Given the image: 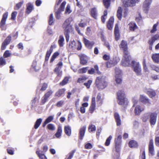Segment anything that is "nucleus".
<instances>
[{
  "label": "nucleus",
  "mask_w": 159,
  "mask_h": 159,
  "mask_svg": "<svg viewBox=\"0 0 159 159\" xmlns=\"http://www.w3.org/2000/svg\"><path fill=\"white\" fill-rule=\"evenodd\" d=\"M112 137L111 135H110L108 138L107 139L105 143V145L106 146H108L109 145L110 141Z\"/></svg>",
  "instance_id": "51"
},
{
  "label": "nucleus",
  "mask_w": 159,
  "mask_h": 159,
  "mask_svg": "<svg viewBox=\"0 0 159 159\" xmlns=\"http://www.w3.org/2000/svg\"><path fill=\"white\" fill-rule=\"evenodd\" d=\"M114 20V18L112 17H111L107 24V28L110 30H111L112 29Z\"/></svg>",
  "instance_id": "25"
},
{
  "label": "nucleus",
  "mask_w": 159,
  "mask_h": 159,
  "mask_svg": "<svg viewBox=\"0 0 159 159\" xmlns=\"http://www.w3.org/2000/svg\"><path fill=\"white\" fill-rule=\"evenodd\" d=\"M72 11L70 10V6L68 4L66 6L65 11V13L66 14H69Z\"/></svg>",
  "instance_id": "49"
},
{
  "label": "nucleus",
  "mask_w": 159,
  "mask_h": 159,
  "mask_svg": "<svg viewBox=\"0 0 159 159\" xmlns=\"http://www.w3.org/2000/svg\"><path fill=\"white\" fill-rule=\"evenodd\" d=\"M70 21L69 19H66L62 25V27L65 31V34L66 41L68 42L69 40V34L73 31V28L70 25Z\"/></svg>",
  "instance_id": "1"
},
{
  "label": "nucleus",
  "mask_w": 159,
  "mask_h": 159,
  "mask_svg": "<svg viewBox=\"0 0 159 159\" xmlns=\"http://www.w3.org/2000/svg\"><path fill=\"white\" fill-rule=\"evenodd\" d=\"M157 114L156 113H152L150 115V122L151 125H155L157 120Z\"/></svg>",
  "instance_id": "16"
},
{
  "label": "nucleus",
  "mask_w": 159,
  "mask_h": 159,
  "mask_svg": "<svg viewBox=\"0 0 159 159\" xmlns=\"http://www.w3.org/2000/svg\"><path fill=\"white\" fill-rule=\"evenodd\" d=\"M17 12L16 11H14L12 12L11 15V19L12 20H15L16 19Z\"/></svg>",
  "instance_id": "60"
},
{
  "label": "nucleus",
  "mask_w": 159,
  "mask_h": 159,
  "mask_svg": "<svg viewBox=\"0 0 159 159\" xmlns=\"http://www.w3.org/2000/svg\"><path fill=\"white\" fill-rule=\"evenodd\" d=\"M139 100L140 101L143 103H149V100L148 98L143 95H140Z\"/></svg>",
  "instance_id": "26"
},
{
  "label": "nucleus",
  "mask_w": 159,
  "mask_h": 159,
  "mask_svg": "<svg viewBox=\"0 0 159 159\" xmlns=\"http://www.w3.org/2000/svg\"><path fill=\"white\" fill-rule=\"evenodd\" d=\"M8 15V12H6L4 13L2 16V17L0 23V27L2 30H5L6 29L5 25L6 24V21Z\"/></svg>",
  "instance_id": "8"
},
{
  "label": "nucleus",
  "mask_w": 159,
  "mask_h": 159,
  "mask_svg": "<svg viewBox=\"0 0 159 159\" xmlns=\"http://www.w3.org/2000/svg\"><path fill=\"white\" fill-rule=\"evenodd\" d=\"M158 25V22H157L156 23L153 25L152 28L150 31L151 33H154L157 30V27Z\"/></svg>",
  "instance_id": "45"
},
{
  "label": "nucleus",
  "mask_w": 159,
  "mask_h": 159,
  "mask_svg": "<svg viewBox=\"0 0 159 159\" xmlns=\"http://www.w3.org/2000/svg\"><path fill=\"white\" fill-rule=\"evenodd\" d=\"M47 128L49 130H54L55 129V127L54 125L52 124H48L47 126Z\"/></svg>",
  "instance_id": "50"
},
{
  "label": "nucleus",
  "mask_w": 159,
  "mask_h": 159,
  "mask_svg": "<svg viewBox=\"0 0 159 159\" xmlns=\"http://www.w3.org/2000/svg\"><path fill=\"white\" fill-rule=\"evenodd\" d=\"M32 68H33L35 71L39 70L40 69L39 67L37 66V63L35 61H34L33 62L32 65Z\"/></svg>",
  "instance_id": "41"
},
{
  "label": "nucleus",
  "mask_w": 159,
  "mask_h": 159,
  "mask_svg": "<svg viewBox=\"0 0 159 159\" xmlns=\"http://www.w3.org/2000/svg\"><path fill=\"white\" fill-rule=\"evenodd\" d=\"M80 58V62L81 64L84 65L87 63L89 60L88 57L85 54H82L79 55Z\"/></svg>",
  "instance_id": "14"
},
{
  "label": "nucleus",
  "mask_w": 159,
  "mask_h": 159,
  "mask_svg": "<svg viewBox=\"0 0 159 159\" xmlns=\"http://www.w3.org/2000/svg\"><path fill=\"white\" fill-rule=\"evenodd\" d=\"M42 120L41 118H39L37 120L34 125V128L35 129H36L38 128L41 123Z\"/></svg>",
  "instance_id": "39"
},
{
  "label": "nucleus",
  "mask_w": 159,
  "mask_h": 159,
  "mask_svg": "<svg viewBox=\"0 0 159 159\" xmlns=\"http://www.w3.org/2000/svg\"><path fill=\"white\" fill-rule=\"evenodd\" d=\"M159 38V35L158 34H156L151 37V39L148 40V43L150 45L149 49L152 50V46L154 43L155 41Z\"/></svg>",
  "instance_id": "11"
},
{
  "label": "nucleus",
  "mask_w": 159,
  "mask_h": 159,
  "mask_svg": "<svg viewBox=\"0 0 159 159\" xmlns=\"http://www.w3.org/2000/svg\"><path fill=\"white\" fill-rule=\"evenodd\" d=\"M115 70V76L118 75L119 76H121V71L118 68H116Z\"/></svg>",
  "instance_id": "58"
},
{
  "label": "nucleus",
  "mask_w": 159,
  "mask_h": 159,
  "mask_svg": "<svg viewBox=\"0 0 159 159\" xmlns=\"http://www.w3.org/2000/svg\"><path fill=\"white\" fill-rule=\"evenodd\" d=\"M117 98L119 105L125 106L127 104V100L125 98V93L123 90H120L118 92Z\"/></svg>",
  "instance_id": "3"
},
{
  "label": "nucleus",
  "mask_w": 159,
  "mask_h": 159,
  "mask_svg": "<svg viewBox=\"0 0 159 159\" xmlns=\"http://www.w3.org/2000/svg\"><path fill=\"white\" fill-rule=\"evenodd\" d=\"M6 61L5 59L1 57L0 58V66H2L6 64Z\"/></svg>",
  "instance_id": "53"
},
{
  "label": "nucleus",
  "mask_w": 159,
  "mask_h": 159,
  "mask_svg": "<svg viewBox=\"0 0 159 159\" xmlns=\"http://www.w3.org/2000/svg\"><path fill=\"white\" fill-rule=\"evenodd\" d=\"M64 131L65 134L68 136H70L71 134V128L69 125L65 126Z\"/></svg>",
  "instance_id": "27"
},
{
  "label": "nucleus",
  "mask_w": 159,
  "mask_h": 159,
  "mask_svg": "<svg viewBox=\"0 0 159 159\" xmlns=\"http://www.w3.org/2000/svg\"><path fill=\"white\" fill-rule=\"evenodd\" d=\"M64 39L63 36L60 35L59 37V39L58 41L59 45L60 47L63 46L64 44Z\"/></svg>",
  "instance_id": "32"
},
{
  "label": "nucleus",
  "mask_w": 159,
  "mask_h": 159,
  "mask_svg": "<svg viewBox=\"0 0 159 159\" xmlns=\"http://www.w3.org/2000/svg\"><path fill=\"white\" fill-rule=\"evenodd\" d=\"M150 114L149 113H146L144 114L143 117V121L144 122H146L148 119L149 116H150Z\"/></svg>",
  "instance_id": "44"
},
{
  "label": "nucleus",
  "mask_w": 159,
  "mask_h": 159,
  "mask_svg": "<svg viewBox=\"0 0 159 159\" xmlns=\"http://www.w3.org/2000/svg\"><path fill=\"white\" fill-rule=\"evenodd\" d=\"M66 2L64 1L60 5L57 11L56 9L55 10L56 13V17L57 19H59L60 18L61 14V12L63 11Z\"/></svg>",
  "instance_id": "6"
},
{
  "label": "nucleus",
  "mask_w": 159,
  "mask_h": 159,
  "mask_svg": "<svg viewBox=\"0 0 159 159\" xmlns=\"http://www.w3.org/2000/svg\"><path fill=\"white\" fill-rule=\"evenodd\" d=\"M92 82V80H89L87 83H84V85L88 89H89V88L90 85Z\"/></svg>",
  "instance_id": "55"
},
{
  "label": "nucleus",
  "mask_w": 159,
  "mask_h": 159,
  "mask_svg": "<svg viewBox=\"0 0 159 159\" xmlns=\"http://www.w3.org/2000/svg\"><path fill=\"white\" fill-rule=\"evenodd\" d=\"M88 129L89 131L91 132L95 131L96 130V127L94 125H90Z\"/></svg>",
  "instance_id": "54"
},
{
  "label": "nucleus",
  "mask_w": 159,
  "mask_h": 159,
  "mask_svg": "<svg viewBox=\"0 0 159 159\" xmlns=\"http://www.w3.org/2000/svg\"><path fill=\"white\" fill-rule=\"evenodd\" d=\"M53 92L50 90L47 92L44 95V96L48 98L50 97V96L52 93Z\"/></svg>",
  "instance_id": "59"
},
{
  "label": "nucleus",
  "mask_w": 159,
  "mask_h": 159,
  "mask_svg": "<svg viewBox=\"0 0 159 159\" xmlns=\"http://www.w3.org/2000/svg\"><path fill=\"white\" fill-rule=\"evenodd\" d=\"M54 20L53 18L52 14H51L49 17L48 20V23L49 25H52L54 23Z\"/></svg>",
  "instance_id": "42"
},
{
  "label": "nucleus",
  "mask_w": 159,
  "mask_h": 159,
  "mask_svg": "<svg viewBox=\"0 0 159 159\" xmlns=\"http://www.w3.org/2000/svg\"><path fill=\"white\" fill-rule=\"evenodd\" d=\"M69 47L72 50H74L76 49L78 50H80L81 48L82 45L80 41H78L76 43L74 40H73L70 42Z\"/></svg>",
  "instance_id": "5"
},
{
  "label": "nucleus",
  "mask_w": 159,
  "mask_h": 159,
  "mask_svg": "<svg viewBox=\"0 0 159 159\" xmlns=\"http://www.w3.org/2000/svg\"><path fill=\"white\" fill-rule=\"evenodd\" d=\"M11 55V53L9 52L8 50H6L4 53L3 56L5 58H7L10 57Z\"/></svg>",
  "instance_id": "56"
},
{
  "label": "nucleus",
  "mask_w": 159,
  "mask_h": 159,
  "mask_svg": "<svg viewBox=\"0 0 159 159\" xmlns=\"http://www.w3.org/2000/svg\"><path fill=\"white\" fill-rule=\"evenodd\" d=\"M122 64L124 66H129L130 63V57L128 53L127 55L124 54V56L122 61Z\"/></svg>",
  "instance_id": "7"
},
{
  "label": "nucleus",
  "mask_w": 159,
  "mask_h": 159,
  "mask_svg": "<svg viewBox=\"0 0 159 159\" xmlns=\"http://www.w3.org/2000/svg\"><path fill=\"white\" fill-rule=\"evenodd\" d=\"M62 132L61 127V126H59L58 127L57 131L55 134L56 137L57 138H60Z\"/></svg>",
  "instance_id": "36"
},
{
  "label": "nucleus",
  "mask_w": 159,
  "mask_h": 159,
  "mask_svg": "<svg viewBox=\"0 0 159 159\" xmlns=\"http://www.w3.org/2000/svg\"><path fill=\"white\" fill-rule=\"evenodd\" d=\"M117 16L119 20H120L121 19L122 16V8L120 7H119L118 8Z\"/></svg>",
  "instance_id": "37"
},
{
  "label": "nucleus",
  "mask_w": 159,
  "mask_h": 159,
  "mask_svg": "<svg viewBox=\"0 0 159 159\" xmlns=\"http://www.w3.org/2000/svg\"><path fill=\"white\" fill-rule=\"evenodd\" d=\"M136 0H127L126 2H124L125 7L132 6L136 3Z\"/></svg>",
  "instance_id": "24"
},
{
  "label": "nucleus",
  "mask_w": 159,
  "mask_h": 159,
  "mask_svg": "<svg viewBox=\"0 0 159 159\" xmlns=\"http://www.w3.org/2000/svg\"><path fill=\"white\" fill-rule=\"evenodd\" d=\"M95 83L98 88L99 89H104L107 85L106 78L104 76L97 77Z\"/></svg>",
  "instance_id": "2"
},
{
  "label": "nucleus",
  "mask_w": 159,
  "mask_h": 159,
  "mask_svg": "<svg viewBox=\"0 0 159 159\" xmlns=\"http://www.w3.org/2000/svg\"><path fill=\"white\" fill-rule=\"evenodd\" d=\"M129 28L131 31H134L137 28V26L136 24L133 22L130 23L129 25Z\"/></svg>",
  "instance_id": "34"
},
{
  "label": "nucleus",
  "mask_w": 159,
  "mask_h": 159,
  "mask_svg": "<svg viewBox=\"0 0 159 159\" xmlns=\"http://www.w3.org/2000/svg\"><path fill=\"white\" fill-rule=\"evenodd\" d=\"M96 106V101L95 97H93L92 99L91 105L90 107L89 110L90 112L92 113L95 109Z\"/></svg>",
  "instance_id": "20"
},
{
  "label": "nucleus",
  "mask_w": 159,
  "mask_h": 159,
  "mask_svg": "<svg viewBox=\"0 0 159 159\" xmlns=\"http://www.w3.org/2000/svg\"><path fill=\"white\" fill-rule=\"evenodd\" d=\"M36 153L38 155L40 159H47L46 157L44 154H40L39 151H37Z\"/></svg>",
  "instance_id": "47"
},
{
  "label": "nucleus",
  "mask_w": 159,
  "mask_h": 159,
  "mask_svg": "<svg viewBox=\"0 0 159 159\" xmlns=\"http://www.w3.org/2000/svg\"><path fill=\"white\" fill-rule=\"evenodd\" d=\"M120 49L124 51V54L127 55L128 52L127 51V42L124 40H122L120 45Z\"/></svg>",
  "instance_id": "12"
},
{
  "label": "nucleus",
  "mask_w": 159,
  "mask_h": 159,
  "mask_svg": "<svg viewBox=\"0 0 159 159\" xmlns=\"http://www.w3.org/2000/svg\"><path fill=\"white\" fill-rule=\"evenodd\" d=\"M11 37L10 36H8L5 39L4 42L2 43L1 48L2 50H4L6 48V46L7 45H8L11 40Z\"/></svg>",
  "instance_id": "18"
},
{
  "label": "nucleus",
  "mask_w": 159,
  "mask_h": 159,
  "mask_svg": "<svg viewBox=\"0 0 159 159\" xmlns=\"http://www.w3.org/2000/svg\"><path fill=\"white\" fill-rule=\"evenodd\" d=\"M65 89H59L55 93V96L60 97L64 95Z\"/></svg>",
  "instance_id": "28"
},
{
  "label": "nucleus",
  "mask_w": 159,
  "mask_h": 159,
  "mask_svg": "<svg viewBox=\"0 0 159 159\" xmlns=\"http://www.w3.org/2000/svg\"><path fill=\"white\" fill-rule=\"evenodd\" d=\"M151 0H146L143 4V9L145 13H147L150 8L151 2Z\"/></svg>",
  "instance_id": "9"
},
{
  "label": "nucleus",
  "mask_w": 159,
  "mask_h": 159,
  "mask_svg": "<svg viewBox=\"0 0 159 159\" xmlns=\"http://www.w3.org/2000/svg\"><path fill=\"white\" fill-rule=\"evenodd\" d=\"M92 16L95 19H97V13L96 8H94L92 9L91 11Z\"/></svg>",
  "instance_id": "35"
},
{
  "label": "nucleus",
  "mask_w": 159,
  "mask_h": 159,
  "mask_svg": "<svg viewBox=\"0 0 159 159\" xmlns=\"http://www.w3.org/2000/svg\"><path fill=\"white\" fill-rule=\"evenodd\" d=\"M48 98L44 95L42 98L41 103L44 104L47 101Z\"/></svg>",
  "instance_id": "63"
},
{
  "label": "nucleus",
  "mask_w": 159,
  "mask_h": 159,
  "mask_svg": "<svg viewBox=\"0 0 159 159\" xmlns=\"http://www.w3.org/2000/svg\"><path fill=\"white\" fill-rule=\"evenodd\" d=\"M86 129V126H84L83 127H82V128H81L80 130L79 131V134H80V136L79 138L80 139L82 140L83 139V137H84L85 130Z\"/></svg>",
  "instance_id": "23"
},
{
  "label": "nucleus",
  "mask_w": 159,
  "mask_h": 159,
  "mask_svg": "<svg viewBox=\"0 0 159 159\" xmlns=\"http://www.w3.org/2000/svg\"><path fill=\"white\" fill-rule=\"evenodd\" d=\"M97 102L99 105H101L102 103V100L101 98V94L99 93L97 97Z\"/></svg>",
  "instance_id": "43"
},
{
  "label": "nucleus",
  "mask_w": 159,
  "mask_h": 159,
  "mask_svg": "<svg viewBox=\"0 0 159 159\" xmlns=\"http://www.w3.org/2000/svg\"><path fill=\"white\" fill-rule=\"evenodd\" d=\"M115 81L116 82V84H120L121 83L122 81V80L121 79V76L116 75L115 76Z\"/></svg>",
  "instance_id": "38"
},
{
  "label": "nucleus",
  "mask_w": 159,
  "mask_h": 159,
  "mask_svg": "<svg viewBox=\"0 0 159 159\" xmlns=\"http://www.w3.org/2000/svg\"><path fill=\"white\" fill-rule=\"evenodd\" d=\"M88 69V67H84L79 69L78 72L79 73L81 74L86 73Z\"/></svg>",
  "instance_id": "48"
},
{
  "label": "nucleus",
  "mask_w": 159,
  "mask_h": 159,
  "mask_svg": "<svg viewBox=\"0 0 159 159\" xmlns=\"http://www.w3.org/2000/svg\"><path fill=\"white\" fill-rule=\"evenodd\" d=\"M75 152V151H73L71 152H70L69 153V157L67 158L66 159H71V158H72V157L73 156V155H74Z\"/></svg>",
  "instance_id": "64"
},
{
  "label": "nucleus",
  "mask_w": 159,
  "mask_h": 159,
  "mask_svg": "<svg viewBox=\"0 0 159 159\" xmlns=\"http://www.w3.org/2000/svg\"><path fill=\"white\" fill-rule=\"evenodd\" d=\"M53 119V116H50L48 117L45 120L47 123H48L51 122Z\"/></svg>",
  "instance_id": "62"
},
{
  "label": "nucleus",
  "mask_w": 159,
  "mask_h": 159,
  "mask_svg": "<svg viewBox=\"0 0 159 159\" xmlns=\"http://www.w3.org/2000/svg\"><path fill=\"white\" fill-rule=\"evenodd\" d=\"M114 116L117 125L120 126L121 124V121L119 114L117 112H115L114 114Z\"/></svg>",
  "instance_id": "21"
},
{
  "label": "nucleus",
  "mask_w": 159,
  "mask_h": 159,
  "mask_svg": "<svg viewBox=\"0 0 159 159\" xmlns=\"http://www.w3.org/2000/svg\"><path fill=\"white\" fill-rule=\"evenodd\" d=\"M84 42L86 46L89 49H91L94 43L93 42H90L85 38H84Z\"/></svg>",
  "instance_id": "19"
},
{
  "label": "nucleus",
  "mask_w": 159,
  "mask_h": 159,
  "mask_svg": "<svg viewBox=\"0 0 159 159\" xmlns=\"http://www.w3.org/2000/svg\"><path fill=\"white\" fill-rule=\"evenodd\" d=\"M152 58L153 61L155 63H159V53H155L152 54Z\"/></svg>",
  "instance_id": "22"
},
{
  "label": "nucleus",
  "mask_w": 159,
  "mask_h": 159,
  "mask_svg": "<svg viewBox=\"0 0 159 159\" xmlns=\"http://www.w3.org/2000/svg\"><path fill=\"white\" fill-rule=\"evenodd\" d=\"M132 64L134 70L136 74L138 75H141L142 74V70L139 63L135 61H133L132 62Z\"/></svg>",
  "instance_id": "4"
},
{
  "label": "nucleus",
  "mask_w": 159,
  "mask_h": 159,
  "mask_svg": "<svg viewBox=\"0 0 159 159\" xmlns=\"http://www.w3.org/2000/svg\"><path fill=\"white\" fill-rule=\"evenodd\" d=\"M149 153L152 155H154V148L153 140L152 139L150 140L149 144Z\"/></svg>",
  "instance_id": "17"
},
{
  "label": "nucleus",
  "mask_w": 159,
  "mask_h": 159,
  "mask_svg": "<svg viewBox=\"0 0 159 159\" xmlns=\"http://www.w3.org/2000/svg\"><path fill=\"white\" fill-rule=\"evenodd\" d=\"M144 109L143 107L139 105H137L135 107L134 110V112L135 115H140L142 111Z\"/></svg>",
  "instance_id": "15"
},
{
  "label": "nucleus",
  "mask_w": 159,
  "mask_h": 159,
  "mask_svg": "<svg viewBox=\"0 0 159 159\" xmlns=\"http://www.w3.org/2000/svg\"><path fill=\"white\" fill-rule=\"evenodd\" d=\"M33 9V5L30 3H28L27 5L26 13L29 14L31 12Z\"/></svg>",
  "instance_id": "30"
},
{
  "label": "nucleus",
  "mask_w": 159,
  "mask_h": 159,
  "mask_svg": "<svg viewBox=\"0 0 159 159\" xmlns=\"http://www.w3.org/2000/svg\"><path fill=\"white\" fill-rule=\"evenodd\" d=\"M146 93L151 98L154 97L156 94L154 91L152 89H148Z\"/></svg>",
  "instance_id": "31"
},
{
  "label": "nucleus",
  "mask_w": 159,
  "mask_h": 159,
  "mask_svg": "<svg viewBox=\"0 0 159 159\" xmlns=\"http://www.w3.org/2000/svg\"><path fill=\"white\" fill-rule=\"evenodd\" d=\"M23 3V2H20L16 4V6L14 7V9L16 10H18L21 6Z\"/></svg>",
  "instance_id": "52"
},
{
  "label": "nucleus",
  "mask_w": 159,
  "mask_h": 159,
  "mask_svg": "<svg viewBox=\"0 0 159 159\" xmlns=\"http://www.w3.org/2000/svg\"><path fill=\"white\" fill-rule=\"evenodd\" d=\"M129 145L130 148H134L138 146V144L136 141L132 140L129 142Z\"/></svg>",
  "instance_id": "33"
},
{
  "label": "nucleus",
  "mask_w": 159,
  "mask_h": 159,
  "mask_svg": "<svg viewBox=\"0 0 159 159\" xmlns=\"http://www.w3.org/2000/svg\"><path fill=\"white\" fill-rule=\"evenodd\" d=\"M48 87V84L45 83L40 84L38 87V89H39L41 91H45Z\"/></svg>",
  "instance_id": "29"
},
{
  "label": "nucleus",
  "mask_w": 159,
  "mask_h": 159,
  "mask_svg": "<svg viewBox=\"0 0 159 159\" xmlns=\"http://www.w3.org/2000/svg\"><path fill=\"white\" fill-rule=\"evenodd\" d=\"M62 66V62L59 61L57 65V67L54 70V71L58 76H61V75L62 71L61 70V69Z\"/></svg>",
  "instance_id": "10"
},
{
  "label": "nucleus",
  "mask_w": 159,
  "mask_h": 159,
  "mask_svg": "<svg viewBox=\"0 0 159 159\" xmlns=\"http://www.w3.org/2000/svg\"><path fill=\"white\" fill-rule=\"evenodd\" d=\"M69 78L68 77H65L63 80L60 83V84L62 86H63L66 84L69 80Z\"/></svg>",
  "instance_id": "46"
},
{
  "label": "nucleus",
  "mask_w": 159,
  "mask_h": 159,
  "mask_svg": "<svg viewBox=\"0 0 159 159\" xmlns=\"http://www.w3.org/2000/svg\"><path fill=\"white\" fill-rule=\"evenodd\" d=\"M132 101L134 103L133 106H135V105L137 104L138 102L137 98L136 97H134L132 99Z\"/></svg>",
  "instance_id": "61"
},
{
  "label": "nucleus",
  "mask_w": 159,
  "mask_h": 159,
  "mask_svg": "<svg viewBox=\"0 0 159 159\" xmlns=\"http://www.w3.org/2000/svg\"><path fill=\"white\" fill-rule=\"evenodd\" d=\"M64 104V101L63 100H61L57 102L56 106L58 107H61Z\"/></svg>",
  "instance_id": "57"
},
{
  "label": "nucleus",
  "mask_w": 159,
  "mask_h": 159,
  "mask_svg": "<svg viewBox=\"0 0 159 159\" xmlns=\"http://www.w3.org/2000/svg\"><path fill=\"white\" fill-rule=\"evenodd\" d=\"M115 148L116 151L118 153L120 152L121 143H120L119 142L118 143L115 142Z\"/></svg>",
  "instance_id": "40"
},
{
  "label": "nucleus",
  "mask_w": 159,
  "mask_h": 159,
  "mask_svg": "<svg viewBox=\"0 0 159 159\" xmlns=\"http://www.w3.org/2000/svg\"><path fill=\"white\" fill-rule=\"evenodd\" d=\"M119 61L118 58H113L111 60L109 61L106 62V66L107 68L111 67V66L116 65Z\"/></svg>",
  "instance_id": "13"
}]
</instances>
